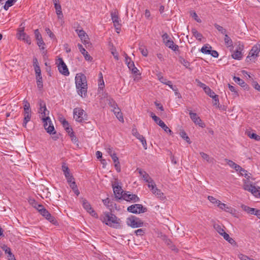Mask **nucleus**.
<instances>
[{
  "label": "nucleus",
  "instance_id": "f257e3e1",
  "mask_svg": "<svg viewBox=\"0 0 260 260\" xmlns=\"http://www.w3.org/2000/svg\"><path fill=\"white\" fill-rule=\"evenodd\" d=\"M75 83L79 95L82 98L87 95V83L86 76L83 74H77L75 77Z\"/></svg>",
  "mask_w": 260,
  "mask_h": 260
},
{
  "label": "nucleus",
  "instance_id": "f03ea898",
  "mask_svg": "<svg viewBox=\"0 0 260 260\" xmlns=\"http://www.w3.org/2000/svg\"><path fill=\"white\" fill-rule=\"evenodd\" d=\"M100 220L106 225L114 228H117L120 226V219L111 212H105L100 217Z\"/></svg>",
  "mask_w": 260,
  "mask_h": 260
},
{
  "label": "nucleus",
  "instance_id": "7ed1b4c3",
  "mask_svg": "<svg viewBox=\"0 0 260 260\" xmlns=\"http://www.w3.org/2000/svg\"><path fill=\"white\" fill-rule=\"evenodd\" d=\"M73 117L75 120L80 123L84 122L87 120L86 113L81 108H75L73 110Z\"/></svg>",
  "mask_w": 260,
  "mask_h": 260
},
{
  "label": "nucleus",
  "instance_id": "20e7f679",
  "mask_svg": "<svg viewBox=\"0 0 260 260\" xmlns=\"http://www.w3.org/2000/svg\"><path fill=\"white\" fill-rule=\"evenodd\" d=\"M126 223L128 226L133 228L141 227L143 225V222L139 218L131 216L126 219Z\"/></svg>",
  "mask_w": 260,
  "mask_h": 260
},
{
  "label": "nucleus",
  "instance_id": "39448f33",
  "mask_svg": "<svg viewBox=\"0 0 260 260\" xmlns=\"http://www.w3.org/2000/svg\"><path fill=\"white\" fill-rule=\"evenodd\" d=\"M108 104L113 109L112 111L114 113L116 117L120 121H123V118L122 113L120 112V109L117 107L116 103L113 100H109Z\"/></svg>",
  "mask_w": 260,
  "mask_h": 260
},
{
  "label": "nucleus",
  "instance_id": "423d86ee",
  "mask_svg": "<svg viewBox=\"0 0 260 260\" xmlns=\"http://www.w3.org/2000/svg\"><path fill=\"white\" fill-rule=\"evenodd\" d=\"M42 120L44 123V127L47 131V133H49L50 134H55L56 132L54 131V126L51 123L50 117H43Z\"/></svg>",
  "mask_w": 260,
  "mask_h": 260
},
{
  "label": "nucleus",
  "instance_id": "0eeeda50",
  "mask_svg": "<svg viewBox=\"0 0 260 260\" xmlns=\"http://www.w3.org/2000/svg\"><path fill=\"white\" fill-rule=\"evenodd\" d=\"M260 52V44H257L254 45L251 49L250 50L249 54L247 57V61L248 59L250 60L255 58L256 57L258 56V54Z\"/></svg>",
  "mask_w": 260,
  "mask_h": 260
},
{
  "label": "nucleus",
  "instance_id": "6e6552de",
  "mask_svg": "<svg viewBox=\"0 0 260 260\" xmlns=\"http://www.w3.org/2000/svg\"><path fill=\"white\" fill-rule=\"evenodd\" d=\"M57 63L59 73L64 76H68L70 74L68 68L62 58H58Z\"/></svg>",
  "mask_w": 260,
  "mask_h": 260
},
{
  "label": "nucleus",
  "instance_id": "1a4fd4ad",
  "mask_svg": "<svg viewBox=\"0 0 260 260\" xmlns=\"http://www.w3.org/2000/svg\"><path fill=\"white\" fill-rule=\"evenodd\" d=\"M127 210L129 212L137 214L146 212V208L141 204H134L128 207Z\"/></svg>",
  "mask_w": 260,
  "mask_h": 260
},
{
  "label": "nucleus",
  "instance_id": "9d476101",
  "mask_svg": "<svg viewBox=\"0 0 260 260\" xmlns=\"http://www.w3.org/2000/svg\"><path fill=\"white\" fill-rule=\"evenodd\" d=\"M244 49V45L240 42H238L237 49L232 54V56L235 59L240 60L243 56L242 51Z\"/></svg>",
  "mask_w": 260,
  "mask_h": 260
},
{
  "label": "nucleus",
  "instance_id": "9b49d317",
  "mask_svg": "<svg viewBox=\"0 0 260 260\" xmlns=\"http://www.w3.org/2000/svg\"><path fill=\"white\" fill-rule=\"evenodd\" d=\"M82 206L83 208L88 212L92 216L98 218V215L97 213L91 207L90 204L85 199L82 200Z\"/></svg>",
  "mask_w": 260,
  "mask_h": 260
},
{
  "label": "nucleus",
  "instance_id": "f8f14e48",
  "mask_svg": "<svg viewBox=\"0 0 260 260\" xmlns=\"http://www.w3.org/2000/svg\"><path fill=\"white\" fill-rule=\"evenodd\" d=\"M189 115L190 116V118L192 120V121L197 125H199L201 127H204L205 126V124L204 122H203L201 119L199 117L197 113H193L191 111L189 112Z\"/></svg>",
  "mask_w": 260,
  "mask_h": 260
},
{
  "label": "nucleus",
  "instance_id": "ddd939ff",
  "mask_svg": "<svg viewBox=\"0 0 260 260\" xmlns=\"http://www.w3.org/2000/svg\"><path fill=\"white\" fill-rule=\"evenodd\" d=\"M17 35L19 39L23 40L28 45L31 44V39L29 36L24 32L23 27L19 28Z\"/></svg>",
  "mask_w": 260,
  "mask_h": 260
},
{
  "label": "nucleus",
  "instance_id": "4468645a",
  "mask_svg": "<svg viewBox=\"0 0 260 260\" xmlns=\"http://www.w3.org/2000/svg\"><path fill=\"white\" fill-rule=\"evenodd\" d=\"M112 187L115 197L118 199H121L123 194H122L123 190L121 187L118 185V183L115 182L112 184Z\"/></svg>",
  "mask_w": 260,
  "mask_h": 260
},
{
  "label": "nucleus",
  "instance_id": "2eb2a0df",
  "mask_svg": "<svg viewBox=\"0 0 260 260\" xmlns=\"http://www.w3.org/2000/svg\"><path fill=\"white\" fill-rule=\"evenodd\" d=\"M39 105L40 109L39 112L41 114L42 118L43 117H48V115L49 114V111L46 108L45 103L42 100H40Z\"/></svg>",
  "mask_w": 260,
  "mask_h": 260
},
{
  "label": "nucleus",
  "instance_id": "dca6fc26",
  "mask_svg": "<svg viewBox=\"0 0 260 260\" xmlns=\"http://www.w3.org/2000/svg\"><path fill=\"white\" fill-rule=\"evenodd\" d=\"M244 189L245 190L251 192L254 196L257 197V193L259 191L260 188H256L255 186L251 184H245L244 185Z\"/></svg>",
  "mask_w": 260,
  "mask_h": 260
},
{
  "label": "nucleus",
  "instance_id": "f3484780",
  "mask_svg": "<svg viewBox=\"0 0 260 260\" xmlns=\"http://www.w3.org/2000/svg\"><path fill=\"white\" fill-rule=\"evenodd\" d=\"M122 199L126 201H132L133 202H138L140 201L139 198L137 195L126 193H123Z\"/></svg>",
  "mask_w": 260,
  "mask_h": 260
},
{
  "label": "nucleus",
  "instance_id": "a211bd4d",
  "mask_svg": "<svg viewBox=\"0 0 260 260\" xmlns=\"http://www.w3.org/2000/svg\"><path fill=\"white\" fill-rule=\"evenodd\" d=\"M78 35L79 37L83 41L85 44H88L89 42L88 41V37L87 35L83 30H76Z\"/></svg>",
  "mask_w": 260,
  "mask_h": 260
},
{
  "label": "nucleus",
  "instance_id": "6ab92c4d",
  "mask_svg": "<svg viewBox=\"0 0 260 260\" xmlns=\"http://www.w3.org/2000/svg\"><path fill=\"white\" fill-rule=\"evenodd\" d=\"M77 46L79 51L84 56L85 60L87 61H91L92 59V58L88 54V52L86 51L83 46L80 44H78Z\"/></svg>",
  "mask_w": 260,
  "mask_h": 260
},
{
  "label": "nucleus",
  "instance_id": "aec40b11",
  "mask_svg": "<svg viewBox=\"0 0 260 260\" xmlns=\"http://www.w3.org/2000/svg\"><path fill=\"white\" fill-rule=\"evenodd\" d=\"M139 173L142 177V178L144 181H145L148 183H150L151 181L152 182V179L149 176V174L147 173L145 171H143L141 169H138Z\"/></svg>",
  "mask_w": 260,
  "mask_h": 260
},
{
  "label": "nucleus",
  "instance_id": "412c9836",
  "mask_svg": "<svg viewBox=\"0 0 260 260\" xmlns=\"http://www.w3.org/2000/svg\"><path fill=\"white\" fill-rule=\"evenodd\" d=\"M111 18L112 20V21L114 23V25L115 27L116 26H119L120 27V23H119V18L117 12L115 11L114 12H112L111 13Z\"/></svg>",
  "mask_w": 260,
  "mask_h": 260
},
{
  "label": "nucleus",
  "instance_id": "4be33fe9",
  "mask_svg": "<svg viewBox=\"0 0 260 260\" xmlns=\"http://www.w3.org/2000/svg\"><path fill=\"white\" fill-rule=\"evenodd\" d=\"M152 192L154 194L157 198H159L162 201L166 199V197L165 196L164 193L162 192L157 187L154 188Z\"/></svg>",
  "mask_w": 260,
  "mask_h": 260
},
{
  "label": "nucleus",
  "instance_id": "5701e85b",
  "mask_svg": "<svg viewBox=\"0 0 260 260\" xmlns=\"http://www.w3.org/2000/svg\"><path fill=\"white\" fill-rule=\"evenodd\" d=\"M24 119L23 122V126L26 127L27 122L30 121L31 118V111H24Z\"/></svg>",
  "mask_w": 260,
  "mask_h": 260
},
{
  "label": "nucleus",
  "instance_id": "b1692460",
  "mask_svg": "<svg viewBox=\"0 0 260 260\" xmlns=\"http://www.w3.org/2000/svg\"><path fill=\"white\" fill-rule=\"evenodd\" d=\"M165 44L167 47L171 49L173 51H176L178 48V46L175 44L172 40H167V41H165Z\"/></svg>",
  "mask_w": 260,
  "mask_h": 260
},
{
  "label": "nucleus",
  "instance_id": "393cba45",
  "mask_svg": "<svg viewBox=\"0 0 260 260\" xmlns=\"http://www.w3.org/2000/svg\"><path fill=\"white\" fill-rule=\"evenodd\" d=\"M217 206L221 209L229 213L233 212V209L228 206L226 204L221 203V202L217 205Z\"/></svg>",
  "mask_w": 260,
  "mask_h": 260
},
{
  "label": "nucleus",
  "instance_id": "a878e982",
  "mask_svg": "<svg viewBox=\"0 0 260 260\" xmlns=\"http://www.w3.org/2000/svg\"><path fill=\"white\" fill-rule=\"evenodd\" d=\"M127 66L128 67L129 70L132 71L133 74L136 75L139 74V73H138L139 70L136 67H135L134 61H132V62H129Z\"/></svg>",
  "mask_w": 260,
  "mask_h": 260
},
{
  "label": "nucleus",
  "instance_id": "bb28decb",
  "mask_svg": "<svg viewBox=\"0 0 260 260\" xmlns=\"http://www.w3.org/2000/svg\"><path fill=\"white\" fill-rule=\"evenodd\" d=\"M234 81L238 84L240 85L242 87H246L247 86V84L243 80L238 77H234L233 78Z\"/></svg>",
  "mask_w": 260,
  "mask_h": 260
},
{
  "label": "nucleus",
  "instance_id": "cd10ccee",
  "mask_svg": "<svg viewBox=\"0 0 260 260\" xmlns=\"http://www.w3.org/2000/svg\"><path fill=\"white\" fill-rule=\"evenodd\" d=\"M158 125L160 126L166 133H169L170 135L172 134V131L162 120H160V121L158 122Z\"/></svg>",
  "mask_w": 260,
  "mask_h": 260
},
{
  "label": "nucleus",
  "instance_id": "c85d7f7f",
  "mask_svg": "<svg viewBox=\"0 0 260 260\" xmlns=\"http://www.w3.org/2000/svg\"><path fill=\"white\" fill-rule=\"evenodd\" d=\"M191 32L193 34V36L198 40L201 41L202 38L203 37L202 35L199 32L196 28H192Z\"/></svg>",
  "mask_w": 260,
  "mask_h": 260
},
{
  "label": "nucleus",
  "instance_id": "c756f323",
  "mask_svg": "<svg viewBox=\"0 0 260 260\" xmlns=\"http://www.w3.org/2000/svg\"><path fill=\"white\" fill-rule=\"evenodd\" d=\"M132 134L135 136L138 140H139L140 141L143 140L144 137L140 135L138 132L137 131V129L136 128H133L132 131Z\"/></svg>",
  "mask_w": 260,
  "mask_h": 260
},
{
  "label": "nucleus",
  "instance_id": "7c9ffc66",
  "mask_svg": "<svg viewBox=\"0 0 260 260\" xmlns=\"http://www.w3.org/2000/svg\"><path fill=\"white\" fill-rule=\"evenodd\" d=\"M224 42L225 44L227 47H233V41L231 40V39L230 38V37L226 34L224 35Z\"/></svg>",
  "mask_w": 260,
  "mask_h": 260
},
{
  "label": "nucleus",
  "instance_id": "2f4dec72",
  "mask_svg": "<svg viewBox=\"0 0 260 260\" xmlns=\"http://www.w3.org/2000/svg\"><path fill=\"white\" fill-rule=\"evenodd\" d=\"M45 218L53 224L56 225L57 224V221L55 218L52 216L50 213L48 214L47 216L45 217Z\"/></svg>",
  "mask_w": 260,
  "mask_h": 260
},
{
  "label": "nucleus",
  "instance_id": "473e14b6",
  "mask_svg": "<svg viewBox=\"0 0 260 260\" xmlns=\"http://www.w3.org/2000/svg\"><path fill=\"white\" fill-rule=\"evenodd\" d=\"M200 155L203 159L206 160L208 162H213V159L211 158L207 154L202 152H200Z\"/></svg>",
  "mask_w": 260,
  "mask_h": 260
},
{
  "label": "nucleus",
  "instance_id": "72a5a7b5",
  "mask_svg": "<svg viewBox=\"0 0 260 260\" xmlns=\"http://www.w3.org/2000/svg\"><path fill=\"white\" fill-rule=\"evenodd\" d=\"M17 0H8L4 6V8L6 10H8L9 8L13 6Z\"/></svg>",
  "mask_w": 260,
  "mask_h": 260
},
{
  "label": "nucleus",
  "instance_id": "f704fd0d",
  "mask_svg": "<svg viewBox=\"0 0 260 260\" xmlns=\"http://www.w3.org/2000/svg\"><path fill=\"white\" fill-rule=\"evenodd\" d=\"M180 136L185 140L188 144L191 143V141H190L189 138L187 136L186 133L185 131H182L180 132Z\"/></svg>",
  "mask_w": 260,
  "mask_h": 260
},
{
  "label": "nucleus",
  "instance_id": "c9c22d12",
  "mask_svg": "<svg viewBox=\"0 0 260 260\" xmlns=\"http://www.w3.org/2000/svg\"><path fill=\"white\" fill-rule=\"evenodd\" d=\"M179 61L182 65H183L186 68H189L190 66V63L187 60L185 59L184 58L180 57L179 58Z\"/></svg>",
  "mask_w": 260,
  "mask_h": 260
},
{
  "label": "nucleus",
  "instance_id": "e433bc0d",
  "mask_svg": "<svg viewBox=\"0 0 260 260\" xmlns=\"http://www.w3.org/2000/svg\"><path fill=\"white\" fill-rule=\"evenodd\" d=\"M211 47V46H204L202 47V48L201 49V51L204 54H209L210 53Z\"/></svg>",
  "mask_w": 260,
  "mask_h": 260
},
{
  "label": "nucleus",
  "instance_id": "4c0bfd02",
  "mask_svg": "<svg viewBox=\"0 0 260 260\" xmlns=\"http://www.w3.org/2000/svg\"><path fill=\"white\" fill-rule=\"evenodd\" d=\"M215 27L222 34L225 35L226 30L222 26L215 23L214 24Z\"/></svg>",
  "mask_w": 260,
  "mask_h": 260
},
{
  "label": "nucleus",
  "instance_id": "58836bf2",
  "mask_svg": "<svg viewBox=\"0 0 260 260\" xmlns=\"http://www.w3.org/2000/svg\"><path fill=\"white\" fill-rule=\"evenodd\" d=\"M36 80L38 88L39 89H41L43 86L42 77H37Z\"/></svg>",
  "mask_w": 260,
  "mask_h": 260
},
{
  "label": "nucleus",
  "instance_id": "ea45409f",
  "mask_svg": "<svg viewBox=\"0 0 260 260\" xmlns=\"http://www.w3.org/2000/svg\"><path fill=\"white\" fill-rule=\"evenodd\" d=\"M214 228L216 230V231L220 235H221L222 233L224 232V230L222 229V228L218 224H215L214 225Z\"/></svg>",
  "mask_w": 260,
  "mask_h": 260
},
{
  "label": "nucleus",
  "instance_id": "a19ab883",
  "mask_svg": "<svg viewBox=\"0 0 260 260\" xmlns=\"http://www.w3.org/2000/svg\"><path fill=\"white\" fill-rule=\"evenodd\" d=\"M210 97L213 98L216 95L214 92L212 91L209 87H207L204 91Z\"/></svg>",
  "mask_w": 260,
  "mask_h": 260
},
{
  "label": "nucleus",
  "instance_id": "79ce46f5",
  "mask_svg": "<svg viewBox=\"0 0 260 260\" xmlns=\"http://www.w3.org/2000/svg\"><path fill=\"white\" fill-rule=\"evenodd\" d=\"M35 71L36 73V77L42 76L41 69L39 64H36V65L35 66Z\"/></svg>",
  "mask_w": 260,
  "mask_h": 260
},
{
  "label": "nucleus",
  "instance_id": "37998d69",
  "mask_svg": "<svg viewBox=\"0 0 260 260\" xmlns=\"http://www.w3.org/2000/svg\"><path fill=\"white\" fill-rule=\"evenodd\" d=\"M248 136L251 139H254L256 141H258L260 140V136L256 135L255 133L251 134L250 132H248Z\"/></svg>",
  "mask_w": 260,
  "mask_h": 260
},
{
  "label": "nucleus",
  "instance_id": "c03bdc74",
  "mask_svg": "<svg viewBox=\"0 0 260 260\" xmlns=\"http://www.w3.org/2000/svg\"><path fill=\"white\" fill-rule=\"evenodd\" d=\"M208 199L210 201V202L214 204H217V205L220 202L219 200L216 199L212 196H208Z\"/></svg>",
  "mask_w": 260,
  "mask_h": 260
},
{
  "label": "nucleus",
  "instance_id": "a18cd8bd",
  "mask_svg": "<svg viewBox=\"0 0 260 260\" xmlns=\"http://www.w3.org/2000/svg\"><path fill=\"white\" fill-rule=\"evenodd\" d=\"M62 171L64 173V175L65 177H67L68 176L71 175L70 173V170H69V168L67 166H62Z\"/></svg>",
  "mask_w": 260,
  "mask_h": 260
},
{
  "label": "nucleus",
  "instance_id": "49530a36",
  "mask_svg": "<svg viewBox=\"0 0 260 260\" xmlns=\"http://www.w3.org/2000/svg\"><path fill=\"white\" fill-rule=\"evenodd\" d=\"M70 137L72 142L78 146V140L77 138L75 136L74 133H72L71 135H70Z\"/></svg>",
  "mask_w": 260,
  "mask_h": 260
},
{
  "label": "nucleus",
  "instance_id": "de8ad7c7",
  "mask_svg": "<svg viewBox=\"0 0 260 260\" xmlns=\"http://www.w3.org/2000/svg\"><path fill=\"white\" fill-rule=\"evenodd\" d=\"M37 44L40 47V49L44 50L45 49V43L43 40V39H41V40H37Z\"/></svg>",
  "mask_w": 260,
  "mask_h": 260
},
{
  "label": "nucleus",
  "instance_id": "09e8293b",
  "mask_svg": "<svg viewBox=\"0 0 260 260\" xmlns=\"http://www.w3.org/2000/svg\"><path fill=\"white\" fill-rule=\"evenodd\" d=\"M57 15H62L61 7L60 4H56L54 6Z\"/></svg>",
  "mask_w": 260,
  "mask_h": 260
},
{
  "label": "nucleus",
  "instance_id": "8fccbe9b",
  "mask_svg": "<svg viewBox=\"0 0 260 260\" xmlns=\"http://www.w3.org/2000/svg\"><path fill=\"white\" fill-rule=\"evenodd\" d=\"M168 245H169V248L172 250L174 251L175 252H178V249L176 247V246L174 245H173L171 244V242L169 240L168 243Z\"/></svg>",
  "mask_w": 260,
  "mask_h": 260
},
{
  "label": "nucleus",
  "instance_id": "3c124183",
  "mask_svg": "<svg viewBox=\"0 0 260 260\" xmlns=\"http://www.w3.org/2000/svg\"><path fill=\"white\" fill-rule=\"evenodd\" d=\"M34 34L35 38L37 40H41V39H42V35L40 34L38 29L35 30Z\"/></svg>",
  "mask_w": 260,
  "mask_h": 260
},
{
  "label": "nucleus",
  "instance_id": "603ef678",
  "mask_svg": "<svg viewBox=\"0 0 260 260\" xmlns=\"http://www.w3.org/2000/svg\"><path fill=\"white\" fill-rule=\"evenodd\" d=\"M34 207L39 211V213L40 212V211L43 210L45 209L43 205L41 204H38L37 203H35Z\"/></svg>",
  "mask_w": 260,
  "mask_h": 260
},
{
  "label": "nucleus",
  "instance_id": "864d4df0",
  "mask_svg": "<svg viewBox=\"0 0 260 260\" xmlns=\"http://www.w3.org/2000/svg\"><path fill=\"white\" fill-rule=\"evenodd\" d=\"M148 186L152 192L154 189V188H156L157 187L153 179L152 180V182L151 181L150 183H148Z\"/></svg>",
  "mask_w": 260,
  "mask_h": 260
},
{
  "label": "nucleus",
  "instance_id": "5fc2aeb1",
  "mask_svg": "<svg viewBox=\"0 0 260 260\" xmlns=\"http://www.w3.org/2000/svg\"><path fill=\"white\" fill-rule=\"evenodd\" d=\"M2 249L5 251V253L8 254L10 253L11 249L9 247L7 246L6 245H3L1 246Z\"/></svg>",
  "mask_w": 260,
  "mask_h": 260
},
{
  "label": "nucleus",
  "instance_id": "6e6d98bb",
  "mask_svg": "<svg viewBox=\"0 0 260 260\" xmlns=\"http://www.w3.org/2000/svg\"><path fill=\"white\" fill-rule=\"evenodd\" d=\"M45 31L46 33L49 35L50 38L54 39L55 38V35L53 34V33L51 31V30L49 28H46Z\"/></svg>",
  "mask_w": 260,
  "mask_h": 260
},
{
  "label": "nucleus",
  "instance_id": "4d7b16f0",
  "mask_svg": "<svg viewBox=\"0 0 260 260\" xmlns=\"http://www.w3.org/2000/svg\"><path fill=\"white\" fill-rule=\"evenodd\" d=\"M196 82L198 83V85L202 88L205 91V90L206 89V88H207V86L206 85V84H205L204 83H202L200 81H199V80L198 79H196Z\"/></svg>",
  "mask_w": 260,
  "mask_h": 260
},
{
  "label": "nucleus",
  "instance_id": "13d9d810",
  "mask_svg": "<svg viewBox=\"0 0 260 260\" xmlns=\"http://www.w3.org/2000/svg\"><path fill=\"white\" fill-rule=\"evenodd\" d=\"M236 171H239L240 173L241 172H246V171L243 169L241 167H240L239 165L236 164L235 167L234 168Z\"/></svg>",
  "mask_w": 260,
  "mask_h": 260
},
{
  "label": "nucleus",
  "instance_id": "bf43d9fd",
  "mask_svg": "<svg viewBox=\"0 0 260 260\" xmlns=\"http://www.w3.org/2000/svg\"><path fill=\"white\" fill-rule=\"evenodd\" d=\"M139 50H140L142 54L144 56H147L148 55V50L146 48H145L144 47H140L139 48Z\"/></svg>",
  "mask_w": 260,
  "mask_h": 260
},
{
  "label": "nucleus",
  "instance_id": "052dcab7",
  "mask_svg": "<svg viewBox=\"0 0 260 260\" xmlns=\"http://www.w3.org/2000/svg\"><path fill=\"white\" fill-rule=\"evenodd\" d=\"M225 161H226L228 165L231 167V168H234V167H235L236 164L235 162H234V161H233L232 160H229V159H225Z\"/></svg>",
  "mask_w": 260,
  "mask_h": 260
},
{
  "label": "nucleus",
  "instance_id": "680f3d73",
  "mask_svg": "<svg viewBox=\"0 0 260 260\" xmlns=\"http://www.w3.org/2000/svg\"><path fill=\"white\" fill-rule=\"evenodd\" d=\"M162 83L167 85L168 83H171V81L168 80L166 78L163 77L160 78L159 80Z\"/></svg>",
  "mask_w": 260,
  "mask_h": 260
},
{
  "label": "nucleus",
  "instance_id": "e2e57ef3",
  "mask_svg": "<svg viewBox=\"0 0 260 260\" xmlns=\"http://www.w3.org/2000/svg\"><path fill=\"white\" fill-rule=\"evenodd\" d=\"M239 257L241 260H253V259L244 254H240Z\"/></svg>",
  "mask_w": 260,
  "mask_h": 260
},
{
  "label": "nucleus",
  "instance_id": "0e129e2a",
  "mask_svg": "<svg viewBox=\"0 0 260 260\" xmlns=\"http://www.w3.org/2000/svg\"><path fill=\"white\" fill-rule=\"evenodd\" d=\"M31 111L30 109V105L29 103L27 102H26L24 105V111Z\"/></svg>",
  "mask_w": 260,
  "mask_h": 260
},
{
  "label": "nucleus",
  "instance_id": "69168bd1",
  "mask_svg": "<svg viewBox=\"0 0 260 260\" xmlns=\"http://www.w3.org/2000/svg\"><path fill=\"white\" fill-rule=\"evenodd\" d=\"M242 209L243 210H244L245 211H246L247 213H250V211H251V208L248 207V206H245V205H242L241 206Z\"/></svg>",
  "mask_w": 260,
  "mask_h": 260
},
{
  "label": "nucleus",
  "instance_id": "338daca9",
  "mask_svg": "<svg viewBox=\"0 0 260 260\" xmlns=\"http://www.w3.org/2000/svg\"><path fill=\"white\" fill-rule=\"evenodd\" d=\"M49 212L48 210H47L45 208L42 211H40V214H41L43 216L45 217L46 216H47Z\"/></svg>",
  "mask_w": 260,
  "mask_h": 260
},
{
  "label": "nucleus",
  "instance_id": "774afa93",
  "mask_svg": "<svg viewBox=\"0 0 260 260\" xmlns=\"http://www.w3.org/2000/svg\"><path fill=\"white\" fill-rule=\"evenodd\" d=\"M253 86L255 89H256L258 91H260V85L257 82H253Z\"/></svg>",
  "mask_w": 260,
  "mask_h": 260
}]
</instances>
